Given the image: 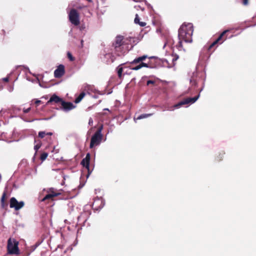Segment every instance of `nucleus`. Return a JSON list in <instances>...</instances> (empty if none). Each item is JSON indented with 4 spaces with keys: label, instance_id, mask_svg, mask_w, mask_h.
Instances as JSON below:
<instances>
[{
    "label": "nucleus",
    "instance_id": "nucleus-1",
    "mask_svg": "<svg viewBox=\"0 0 256 256\" xmlns=\"http://www.w3.org/2000/svg\"><path fill=\"white\" fill-rule=\"evenodd\" d=\"M194 31L193 25L191 23L182 24L178 30V42L176 45L178 50H183L182 42L184 41L186 42H192V35Z\"/></svg>",
    "mask_w": 256,
    "mask_h": 256
},
{
    "label": "nucleus",
    "instance_id": "nucleus-2",
    "mask_svg": "<svg viewBox=\"0 0 256 256\" xmlns=\"http://www.w3.org/2000/svg\"><path fill=\"white\" fill-rule=\"evenodd\" d=\"M148 58V56L144 55L134 58L132 61L130 62L131 64H138L135 67L131 68V70H138L142 68V67L150 68L148 64L146 63L142 62Z\"/></svg>",
    "mask_w": 256,
    "mask_h": 256
},
{
    "label": "nucleus",
    "instance_id": "nucleus-3",
    "mask_svg": "<svg viewBox=\"0 0 256 256\" xmlns=\"http://www.w3.org/2000/svg\"><path fill=\"white\" fill-rule=\"evenodd\" d=\"M200 97V94H198L197 96H194V98H188L181 102H179L178 103L174 104L172 107L170 108H168V110H173L174 108H178L184 104H192L195 102Z\"/></svg>",
    "mask_w": 256,
    "mask_h": 256
},
{
    "label": "nucleus",
    "instance_id": "nucleus-4",
    "mask_svg": "<svg viewBox=\"0 0 256 256\" xmlns=\"http://www.w3.org/2000/svg\"><path fill=\"white\" fill-rule=\"evenodd\" d=\"M18 241H8L7 246L8 254H18Z\"/></svg>",
    "mask_w": 256,
    "mask_h": 256
},
{
    "label": "nucleus",
    "instance_id": "nucleus-5",
    "mask_svg": "<svg viewBox=\"0 0 256 256\" xmlns=\"http://www.w3.org/2000/svg\"><path fill=\"white\" fill-rule=\"evenodd\" d=\"M68 18L72 24L78 26L80 24L79 14L75 9H72L70 10L68 13Z\"/></svg>",
    "mask_w": 256,
    "mask_h": 256
},
{
    "label": "nucleus",
    "instance_id": "nucleus-6",
    "mask_svg": "<svg viewBox=\"0 0 256 256\" xmlns=\"http://www.w3.org/2000/svg\"><path fill=\"white\" fill-rule=\"evenodd\" d=\"M24 205L23 201L18 202L16 199L12 197L10 200V208H14L16 210H18L24 207Z\"/></svg>",
    "mask_w": 256,
    "mask_h": 256
},
{
    "label": "nucleus",
    "instance_id": "nucleus-7",
    "mask_svg": "<svg viewBox=\"0 0 256 256\" xmlns=\"http://www.w3.org/2000/svg\"><path fill=\"white\" fill-rule=\"evenodd\" d=\"M90 213L88 211H84L82 212L80 216L78 217V224L80 226H84V223L88 219Z\"/></svg>",
    "mask_w": 256,
    "mask_h": 256
},
{
    "label": "nucleus",
    "instance_id": "nucleus-8",
    "mask_svg": "<svg viewBox=\"0 0 256 256\" xmlns=\"http://www.w3.org/2000/svg\"><path fill=\"white\" fill-rule=\"evenodd\" d=\"M102 138V135H99L96 133L92 136L90 145V148H92L94 146H98L100 144Z\"/></svg>",
    "mask_w": 256,
    "mask_h": 256
},
{
    "label": "nucleus",
    "instance_id": "nucleus-9",
    "mask_svg": "<svg viewBox=\"0 0 256 256\" xmlns=\"http://www.w3.org/2000/svg\"><path fill=\"white\" fill-rule=\"evenodd\" d=\"M104 200L102 198H98L94 200L92 208L94 210H99L104 206Z\"/></svg>",
    "mask_w": 256,
    "mask_h": 256
},
{
    "label": "nucleus",
    "instance_id": "nucleus-10",
    "mask_svg": "<svg viewBox=\"0 0 256 256\" xmlns=\"http://www.w3.org/2000/svg\"><path fill=\"white\" fill-rule=\"evenodd\" d=\"M61 105L62 108L60 109L66 112H68L75 108V106L72 103L70 102H66L64 100L62 102Z\"/></svg>",
    "mask_w": 256,
    "mask_h": 256
},
{
    "label": "nucleus",
    "instance_id": "nucleus-11",
    "mask_svg": "<svg viewBox=\"0 0 256 256\" xmlns=\"http://www.w3.org/2000/svg\"><path fill=\"white\" fill-rule=\"evenodd\" d=\"M64 66L62 64H60L54 72V76L56 78L62 77L64 74Z\"/></svg>",
    "mask_w": 256,
    "mask_h": 256
},
{
    "label": "nucleus",
    "instance_id": "nucleus-12",
    "mask_svg": "<svg viewBox=\"0 0 256 256\" xmlns=\"http://www.w3.org/2000/svg\"><path fill=\"white\" fill-rule=\"evenodd\" d=\"M124 44V36H118L116 38L114 46L116 48H119Z\"/></svg>",
    "mask_w": 256,
    "mask_h": 256
},
{
    "label": "nucleus",
    "instance_id": "nucleus-13",
    "mask_svg": "<svg viewBox=\"0 0 256 256\" xmlns=\"http://www.w3.org/2000/svg\"><path fill=\"white\" fill-rule=\"evenodd\" d=\"M84 90L87 92V93L90 94L91 93H97L98 90H96L92 86L86 84L84 86Z\"/></svg>",
    "mask_w": 256,
    "mask_h": 256
},
{
    "label": "nucleus",
    "instance_id": "nucleus-14",
    "mask_svg": "<svg viewBox=\"0 0 256 256\" xmlns=\"http://www.w3.org/2000/svg\"><path fill=\"white\" fill-rule=\"evenodd\" d=\"M63 100L60 98L59 96L56 94H53L50 98V99L48 101L47 104H48L52 102H54L55 103L58 102H62Z\"/></svg>",
    "mask_w": 256,
    "mask_h": 256
},
{
    "label": "nucleus",
    "instance_id": "nucleus-15",
    "mask_svg": "<svg viewBox=\"0 0 256 256\" xmlns=\"http://www.w3.org/2000/svg\"><path fill=\"white\" fill-rule=\"evenodd\" d=\"M90 154H88L86 155V158L82 160V161L81 162L82 164L83 165V166L88 168L89 164H90Z\"/></svg>",
    "mask_w": 256,
    "mask_h": 256
},
{
    "label": "nucleus",
    "instance_id": "nucleus-16",
    "mask_svg": "<svg viewBox=\"0 0 256 256\" xmlns=\"http://www.w3.org/2000/svg\"><path fill=\"white\" fill-rule=\"evenodd\" d=\"M228 30H226L224 31L218 36V38L214 41L209 46V49H210L212 46H214V45H216L222 38L223 36L228 32Z\"/></svg>",
    "mask_w": 256,
    "mask_h": 256
},
{
    "label": "nucleus",
    "instance_id": "nucleus-17",
    "mask_svg": "<svg viewBox=\"0 0 256 256\" xmlns=\"http://www.w3.org/2000/svg\"><path fill=\"white\" fill-rule=\"evenodd\" d=\"M86 94L84 92H81L80 95L75 99L74 102L76 104L79 103L84 98Z\"/></svg>",
    "mask_w": 256,
    "mask_h": 256
},
{
    "label": "nucleus",
    "instance_id": "nucleus-18",
    "mask_svg": "<svg viewBox=\"0 0 256 256\" xmlns=\"http://www.w3.org/2000/svg\"><path fill=\"white\" fill-rule=\"evenodd\" d=\"M134 22L136 24H138L142 26H146V23L144 22H140V18L137 14L136 15V18H134Z\"/></svg>",
    "mask_w": 256,
    "mask_h": 256
},
{
    "label": "nucleus",
    "instance_id": "nucleus-19",
    "mask_svg": "<svg viewBox=\"0 0 256 256\" xmlns=\"http://www.w3.org/2000/svg\"><path fill=\"white\" fill-rule=\"evenodd\" d=\"M56 196V194H48L42 199V201H45L46 200Z\"/></svg>",
    "mask_w": 256,
    "mask_h": 256
},
{
    "label": "nucleus",
    "instance_id": "nucleus-20",
    "mask_svg": "<svg viewBox=\"0 0 256 256\" xmlns=\"http://www.w3.org/2000/svg\"><path fill=\"white\" fill-rule=\"evenodd\" d=\"M152 115V114H142L140 116H138V118L136 120H141L142 118H146Z\"/></svg>",
    "mask_w": 256,
    "mask_h": 256
},
{
    "label": "nucleus",
    "instance_id": "nucleus-21",
    "mask_svg": "<svg viewBox=\"0 0 256 256\" xmlns=\"http://www.w3.org/2000/svg\"><path fill=\"white\" fill-rule=\"evenodd\" d=\"M48 154L46 152L42 153L40 156V159L42 161L44 160L48 157Z\"/></svg>",
    "mask_w": 256,
    "mask_h": 256
},
{
    "label": "nucleus",
    "instance_id": "nucleus-22",
    "mask_svg": "<svg viewBox=\"0 0 256 256\" xmlns=\"http://www.w3.org/2000/svg\"><path fill=\"white\" fill-rule=\"evenodd\" d=\"M103 129V126L102 125H101L99 128H98V129L97 131L95 132L96 134H100V135H102V130Z\"/></svg>",
    "mask_w": 256,
    "mask_h": 256
},
{
    "label": "nucleus",
    "instance_id": "nucleus-23",
    "mask_svg": "<svg viewBox=\"0 0 256 256\" xmlns=\"http://www.w3.org/2000/svg\"><path fill=\"white\" fill-rule=\"evenodd\" d=\"M122 71H123V69L122 68H118V77L120 78L122 76Z\"/></svg>",
    "mask_w": 256,
    "mask_h": 256
},
{
    "label": "nucleus",
    "instance_id": "nucleus-24",
    "mask_svg": "<svg viewBox=\"0 0 256 256\" xmlns=\"http://www.w3.org/2000/svg\"><path fill=\"white\" fill-rule=\"evenodd\" d=\"M46 135V132H40L38 133V136L40 138H43Z\"/></svg>",
    "mask_w": 256,
    "mask_h": 256
},
{
    "label": "nucleus",
    "instance_id": "nucleus-25",
    "mask_svg": "<svg viewBox=\"0 0 256 256\" xmlns=\"http://www.w3.org/2000/svg\"><path fill=\"white\" fill-rule=\"evenodd\" d=\"M68 56L70 61H73L74 60V57L72 56V54L69 52L68 53Z\"/></svg>",
    "mask_w": 256,
    "mask_h": 256
},
{
    "label": "nucleus",
    "instance_id": "nucleus-26",
    "mask_svg": "<svg viewBox=\"0 0 256 256\" xmlns=\"http://www.w3.org/2000/svg\"><path fill=\"white\" fill-rule=\"evenodd\" d=\"M40 147V145L36 144L34 146V150L36 152Z\"/></svg>",
    "mask_w": 256,
    "mask_h": 256
},
{
    "label": "nucleus",
    "instance_id": "nucleus-27",
    "mask_svg": "<svg viewBox=\"0 0 256 256\" xmlns=\"http://www.w3.org/2000/svg\"><path fill=\"white\" fill-rule=\"evenodd\" d=\"M30 110V108H26V109L24 108L23 111H24V113H28Z\"/></svg>",
    "mask_w": 256,
    "mask_h": 256
},
{
    "label": "nucleus",
    "instance_id": "nucleus-28",
    "mask_svg": "<svg viewBox=\"0 0 256 256\" xmlns=\"http://www.w3.org/2000/svg\"><path fill=\"white\" fill-rule=\"evenodd\" d=\"M4 196H5V194L4 193L2 194V196L1 197V202H2V203L4 202Z\"/></svg>",
    "mask_w": 256,
    "mask_h": 256
},
{
    "label": "nucleus",
    "instance_id": "nucleus-29",
    "mask_svg": "<svg viewBox=\"0 0 256 256\" xmlns=\"http://www.w3.org/2000/svg\"><path fill=\"white\" fill-rule=\"evenodd\" d=\"M92 124H93V120H92V118H90L89 119L88 124H89L90 125H92Z\"/></svg>",
    "mask_w": 256,
    "mask_h": 256
},
{
    "label": "nucleus",
    "instance_id": "nucleus-30",
    "mask_svg": "<svg viewBox=\"0 0 256 256\" xmlns=\"http://www.w3.org/2000/svg\"><path fill=\"white\" fill-rule=\"evenodd\" d=\"M8 90L9 92H12L13 90H14V86H10L8 88Z\"/></svg>",
    "mask_w": 256,
    "mask_h": 256
},
{
    "label": "nucleus",
    "instance_id": "nucleus-31",
    "mask_svg": "<svg viewBox=\"0 0 256 256\" xmlns=\"http://www.w3.org/2000/svg\"><path fill=\"white\" fill-rule=\"evenodd\" d=\"M154 82L151 80H149L147 82V85H149L150 84H154Z\"/></svg>",
    "mask_w": 256,
    "mask_h": 256
},
{
    "label": "nucleus",
    "instance_id": "nucleus-32",
    "mask_svg": "<svg viewBox=\"0 0 256 256\" xmlns=\"http://www.w3.org/2000/svg\"><path fill=\"white\" fill-rule=\"evenodd\" d=\"M8 78H9V76L6 77V78H4L2 79V80L4 81V82H7L8 81Z\"/></svg>",
    "mask_w": 256,
    "mask_h": 256
},
{
    "label": "nucleus",
    "instance_id": "nucleus-33",
    "mask_svg": "<svg viewBox=\"0 0 256 256\" xmlns=\"http://www.w3.org/2000/svg\"><path fill=\"white\" fill-rule=\"evenodd\" d=\"M248 3V0H243V4L244 5H246Z\"/></svg>",
    "mask_w": 256,
    "mask_h": 256
},
{
    "label": "nucleus",
    "instance_id": "nucleus-34",
    "mask_svg": "<svg viewBox=\"0 0 256 256\" xmlns=\"http://www.w3.org/2000/svg\"><path fill=\"white\" fill-rule=\"evenodd\" d=\"M41 102V101L40 100H36L35 102V103L38 105Z\"/></svg>",
    "mask_w": 256,
    "mask_h": 256
},
{
    "label": "nucleus",
    "instance_id": "nucleus-35",
    "mask_svg": "<svg viewBox=\"0 0 256 256\" xmlns=\"http://www.w3.org/2000/svg\"><path fill=\"white\" fill-rule=\"evenodd\" d=\"M92 97L94 98H98V95H94L92 96Z\"/></svg>",
    "mask_w": 256,
    "mask_h": 256
},
{
    "label": "nucleus",
    "instance_id": "nucleus-36",
    "mask_svg": "<svg viewBox=\"0 0 256 256\" xmlns=\"http://www.w3.org/2000/svg\"><path fill=\"white\" fill-rule=\"evenodd\" d=\"M46 135L51 136V135H52V132H47V133H46Z\"/></svg>",
    "mask_w": 256,
    "mask_h": 256
},
{
    "label": "nucleus",
    "instance_id": "nucleus-37",
    "mask_svg": "<svg viewBox=\"0 0 256 256\" xmlns=\"http://www.w3.org/2000/svg\"><path fill=\"white\" fill-rule=\"evenodd\" d=\"M40 244V242L38 243V244H37L36 245V246H39Z\"/></svg>",
    "mask_w": 256,
    "mask_h": 256
},
{
    "label": "nucleus",
    "instance_id": "nucleus-38",
    "mask_svg": "<svg viewBox=\"0 0 256 256\" xmlns=\"http://www.w3.org/2000/svg\"><path fill=\"white\" fill-rule=\"evenodd\" d=\"M104 110H109L108 108H104Z\"/></svg>",
    "mask_w": 256,
    "mask_h": 256
},
{
    "label": "nucleus",
    "instance_id": "nucleus-39",
    "mask_svg": "<svg viewBox=\"0 0 256 256\" xmlns=\"http://www.w3.org/2000/svg\"><path fill=\"white\" fill-rule=\"evenodd\" d=\"M134 2H138V0H133Z\"/></svg>",
    "mask_w": 256,
    "mask_h": 256
},
{
    "label": "nucleus",
    "instance_id": "nucleus-40",
    "mask_svg": "<svg viewBox=\"0 0 256 256\" xmlns=\"http://www.w3.org/2000/svg\"><path fill=\"white\" fill-rule=\"evenodd\" d=\"M72 248H70V250H72Z\"/></svg>",
    "mask_w": 256,
    "mask_h": 256
},
{
    "label": "nucleus",
    "instance_id": "nucleus-41",
    "mask_svg": "<svg viewBox=\"0 0 256 256\" xmlns=\"http://www.w3.org/2000/svg\"><path fill=\"white\" fill-rule=\"evenodd\" d=\"M8 240H11V238H10Z\"/></svg>",
    "mask_w": 256,
    "mask_h": 256
}]
</instances>
